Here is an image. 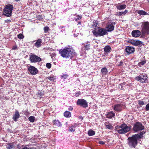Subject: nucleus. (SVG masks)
Returning a JSON list of instances; mask_svg holds the SVG:
<instances>
[{"instance_id": "35", "label": "nucleus", "mask_w": 149, "mask_h": 149, "mask_svg": "<svg viewBox=\"0 0 149 149\" xmlns=\"http://www.w3.org/2000/svg\"><path fill=\"white\" fill-rule=\"evenodd\" d=\"M48 79L51 81H54L55 79V78L54 77L53 75H50L48 77Z\"/></svg>"}, {"instance_id": "38", "label": "nucleus", "mask_w": 149, "mask_h": 149, "mask_svg": "<svg viewBox=\"0 0 149 149\" xmlns=\"http://www.w3.org/2000/svg\"><path fill=\"white\" fill-rule=\"evenodd\" d=\"M18 37L19 38L21 39L23 38L24 36L22 34H19L18 35Z\"/></svg>"}, {"instance_id": "8", "label": "nucleus", "mask_w": 149, "mask_h": 149, "mask_svg": "<svg viewBox=\"0 0 149 149\" xmlns=\"http://www.w3.org/2000/svg\"><path fill=\"white\" fill-rule=\"evenodd\" d=\"M29 60L30 62L32 63H39L42 60L41 58L40 57L34 54L30 55Z\"/></svg>"}, {"instance_id": "25", "label": "nucleus", "mask_w": 149, "mask_h": 149, "mask_svg": "<svg viewBox=\"0 0 149 149\" xmlns=\"http://www.w3.org/2000/svg\"><path fill=\"white\" fill-rule=\"evenodd\" d=\"M105 125L106 128L108 129L111 130L113 126L111 124L106 122L105 123Z\"/></svg>"}, {"instance_id": "10", "label": "nucleus", "mask_w": 149, "mask_h": 149, "mask_svg": "<svg viewBox=\"0 0 149 149\" xmlns=\"http://www.w3.org/2000/svg\"><path fill=\"white\" fill-rule=\"evenodd\" d=\"M78 105H81L84 108L88 107V103L86 100L84 99H78L77 102Z\"/></svg>"}, {"instance_id": "41", "label": "nucleus", "mask_w": 149, "mask_h": 149, "mask_svg": "<svg viewBox=\"0 0 149 149\" xmlns=\"http://www.w3.org/2000/svg\"><path fill=\"white\" fill-rule=\"evenodd\" d=\"M68 76V75L67 74H64L62 75L61 76V77L62 78H63L64 79H66L67 77Z\"/></svg>"}, {"instance_id": "1", "label": "nucleus", "mask_w": 149, "mask_h": 149, "mask_svg": "<svg viewBox=\"0 0 149 149\" xmlns=\"http://www.w3.org/2000/svg\"><path fill=\"white\" fill-rule=\"evenodd\" d=\"M145 132H142L137 134L129 137L128 139V144L130 148H135L137 144V140L141 138Z\"/></svg>"}, {"instance_id": "13", "label": "nucleus", "mask_w": 149, "mask_h": 149, "mask_svg": "<svg viewBox=\"0 0 149 149\" xmlns=\"http://www.w3.org/2000/svg\"><path fill=\"white\" fill-rule=\"evenodd\" d=\"M129 43L133 45L141 46L142 45L141 41L139 40H130L129 41Z\"/></svg>"}, {"instance_id": "9", "label": "nucleus", "mask_w": 149, "mask_h": 149, "mask_svg": "<svg viewBox=\"0 0 149 149\" xmlns=\"http://www.w3.org/2000/svg\"><path fill=\"white\" fill-rule=\"evenodd\" d=\"M144 128V126L141 123L136 122L134 125L133 130L135 132H136L143 130Z\"/></svg>"}, {"instance_id": "51", "label": "nucleus", "mask_w": 149, "mask_h": 149, "mask_svg": "<svg viewBox=\"0 0 149 149\" xmlns=\"http://www.w3.org/2000/svg\"><path fill=\"white\" fill-rule=\"evenodd\" d=\"M16 1H20V0H15Z\"/></svg>"}, {"instance_id": "27", "label": "nucleus", "mask_w": 149, "mask_h": 149, "mask_svg": "<svg viewBox=\"0 0 149 149\" xmlns=\"http://www.w3.org/2000/svg\"><path fill=\"white\" fill-rule=\"evenodd\" d=\"M98 26L99 25L97 22H94L92 24L91 28H94V30H95V29L97 28V27H98Z\"/></svg>"}, {"instance_id": "47", "label": "nucleus", "mask_w": 149, "mask_h": 149, "mask_svg": "<svg viewBox=\"0 0 149 149\" xmlns=\"http://www.w3.org/2000/svg\"><path fill=\"white\" fill-rule=\"evenodd\" d=\"M73 109V107L71 106H70L68 108V109L70 111H72Z\"/></svg>"}, {"instance_id": "11", "label": "nucleus", "mask_w": 149, "mask_h": 149, "mask_svg": "<svg viewBox=\"0 0 149 149\" xmlns=\"http://www.w3.org/2000/svg\"><path fill=\"white\" fill-rule=\"evenodd\" d=\"M28 70L30 73L32 75L36 74L38 72L37 69L35 67L30 65L28 69Z\"/></svg>"}, {"instance_id": "28", "label": "nucleus", "mask_w": 149, "mask_h": 149, "mask_svg": "<svg viewBox=\"0 0 149 149\" xmlns=\"http://www.w3.org/2000/svg\"><path fill=\"white\" fill-rule=\"evenodd\" d=\"M83 45H84L85 49L87 50H88L90 49V44H86L85 43H83Z\"/></svg>"}, {"instance_id": "19", "label": "nucleus", "mask_w": 149, "mask_h": 149, "mask_svg": "<svg viewBox=\"0 0 149 149\" xmlns=\"http://www.w3.org/2000/svg\"><path fill=\"white\" fill-rule=\"evenodd\" d=\"M115 116V114L113 111H111L107 115V117L109 118H111L114 117Z\"/></svg>"}, {"instance_id": "30", "label": "nucleus", "mask_w": 149, "mask_h": 149, "mask_svg": "<svg viewBox=\"0 0 149 149\" xmlns=\"http://www.w3.org/2000/svg\"><path fill=\"white\" fill-rule=\"evenodd\" d=\"M146 63V61L145 60H143L141 61V62H139L138 65L139 67H141L143 65Z\"/></svg>"}, {"instance_id": "23", "label": "nucleus", "mask_w": 149, "mask_h": 149, "mask_svg": "<svg viewBox=\"0 0 149 149\" xmlns=\"http://www.w3.org/2000/svg\"><path fill=\"white\" fill-rule=\"evenodd\" d=\"M54 124L58 127H61V123L58 120H54L53 121Z\"/></svg>"}, {"instance_id": "29", "label": "nucleus", "mask_w": 149, "mask_h": 149, "mask_svg": "<svg viewBox=\"0 0 149 149\" xmlns=\"http://www.w3.org/2000/svg\"><path fill=\"white\" fill-rule=\"evenodd\" d=\"M95 132L93 130H90L88 132V134L89 136H93L95 135Z\"/></svg>"}, {"instance_id": "5", "label": "nucleus", "mask_w": 149, "mask_h": 149, "mask_svg": "<svg viewBox=\"0 0 149 149\" xmlns=\"http://www.w3.org/2000/svg\"><path fill=\"white\" fill-rule=\"evenodd\" d=\"M13 9V7L12 5L10 4L6 5L3 9V15L8 17L10 16Z\"/></svg>"}, {"instance_id": "24", "label": "nucleus", "mask_w": 149, "mask_h": 149, "mask_svg": "<svg viewBox=\"0 0 149 149\" xmlns=\"http://www.w3.org/2000/svg\"><path fill=\"white\" fill-rule=\"evenodd\" d=\"M111 49V47L109 46H106L104 48V52L106 53L109 52Z\"/></svg>"}, {"instance_id": "45", "label": "nucleus", "mask_w": 149, "mask_h": 149, "mask_svg": "<svg viewBox=\"0 0 149 149\" xmlns=\"http://www.w3.org/2000/svg\"><path fill=\"white\" fill-rule=\"evenodd\" d=\"M17 49V46H13L12 48L13 50H16Z\"/></svg>"}, {"instance_id": "14", "label": "nucleus", "mask_w": 149, "mask_h": 149, "mask_svg": "<svg viewBox=\"0 0 149 149\" xmlns=\"http://www.w3.org/2000/svg\"><path fill=\"white\" fill-rule=\"evenodd\" d=\"M125 50L127 54H129L134 52V48L132 47L127 46L125 48Z\"/></svg>"}, {"instance_id": "36", "label": "nucleus", "mask_w": 149, "mask_h": 149, "mask_svg": "<svg viewBox=\"0 0 149 149\" xmlns=\"http://www.w3.org/2000/svg\"><path fill=\"white\" fill-rule=\"evenodd\" d=\"M138 104L140 105H143L146 104L145 103L144 101L142 100H138Z\"/></svg>"}, {"instance_id": "22", "label": "nucleus", "mask_w": 149, "mask_h": 149, "mask_svg": "<svg viewBox=\"0 0 149 149\" xmlns=\"http://www.w3.org/2000/svg\"><path fill=\"white\" fill-rule=\"evenodd\" d=\"M42 42V40L41 39H38L36 42L35 45V46L37 47H40L41 44V43Z\"/></svg>"}, {"instance_id": "6", "label": "nucleus", "mask_w": 149, "mask_h": 149, "mask_svg": "<svg viewBox=\"0 0 149 149\" xmlns=\"http://www.w3.org/2000/svg\"><path fill=\"white\" fill-rule=\"evenodd\" d=\"M148 77L147 75L145 73L140 74L135 78L136 80L139 81L141 83H144L146 82Z\"/></svg>"}, {"instance_id": "42", "label": "nucleus", "mask_w": 149, "mask_h": 149, "mask_svg": "<svg viewBox=\"0 0 149 149\" xmlns=\"http://www.w3.org/2000/svg\"><path fill=\"white\" fill-rule=\"evenodd\" d=\"M145 109L147 111L149 110V103L146 105Z\"/></svg>"}, {"instance_id": "12", "label": "nucleus", "mask_w": 149, "mask_h": 149, "mask_svg": "<svg viewBox=\"0 0 149 149\" xmlns=\"http://www.w3.org/2000/svg\"><path fill=\"white\" fill-rule=\"evenodd\" d=\"M115 24V22H112L111 23H109L108 24L106 27V28L107 29V32H111L114 30V26H113V25Z\"/></svg>"}, {"instance_id": "20", "label": "nucleus", "mask_w": 149, "mask_h": 149, "mask_svg": "<svg viewBox=\"0 0 149 149\" xmlns=\"http://www.w3.org/2000/svg\"><path fill=\"white\" fill-rule=\"evenodd\" d=\"M126 6L125 4L118 5L117 6V9L119 10L125 9L126 8Z\"/></svg>"}, {"instance_id": "26", "label": "nucleus", "mask_w": 149, "mask_h": 149, "mask_svg": "<svg viewBox=\"0 0 149 149\" xmlns=\"http://www.w3.org/2000/svg\"><path fill=\"white\" fill-rule=\"evenodd\" d=\"M64 116L67 118L70 117L71 116V113L68 111H65L64 113Z\"/></svg>"}, {"instance_id": "2", "label": "nucleus", "mask_w": 149, "mask_h": 149, "mask_svg": "<svg viewBox=\"0 0 149 149\" xmlns=\"http://www.w3.org/2000/svg\"><path fill=\"white\" fill-rule=\"evenodd\" d=\"M131 126H128L125 124H121L120 126H116L117 132L120 134H124L130 131L131 128Z\"/></svg>"}, {"instance_id": "40", "label": "nucleus", "mask_w": 149, "mask_h": 149, "mask_svg": "<svg viewBox=\"0 0 149 149\" xmlns=\"http://www.w3.org/2000/svg\"><path fill=\"white\" fill-rule=\"evenodd\" d=\"M81 16H80L79 15H77V17L75 19V20L76 21H77L81 19Z\"/></svg>"}, {"instance_id": "17", "label": "nucleus", "mask_w": 149, "mask_h": 149, "mask_svg": "<svg viewBox=\"0 0 149 149\" xmlns=\"http://www.w3.org/2000/svg\"><path fill=\"white\" fill-rule=\"evenodd\" d=\"M20 116L19 113V112L16 110L15 111V114L13 116V119L15 121H17V119L20 117Z\"/></svg>"}, {"instance_id": "49", "label": "nucleus", "mask_w": 149, "mask_h": 149, "mask_svg": "<svg viewBox=\"0 0 149 149\" xmlns=\"http://www.w3.org/2000/svg\"><path fill=\"white\" fill-rule=\"evenodd\" d=\"M79 119L82 120L83 119V118L82 116H80L79 117Z\"/></svg>"}, {"instance_id": "21", "label": "nucleus", "mask_w": 149, "mask_h": 149, "mask_svg": "<svg viewBox=\"0 0 149 149\" xmlns=\"http://www.w3.org/2000/svg\"><path fill=\"white\" fill-rule=\"evenodd\" d=\"M6 148L7 149H12L14 147V143H13L7 144Z\"/></svg>"}, {"instance_id": "52", "label": "nucleus", "mask_w": 149, "mask_h": 149, "mask_svg": "<svg viewBox=\"0 0 149 149\" xmlns=\"http://www.w3.org/2000/svg\"><path fill=\"white\" fill-rule=\"evenodd\" d=\"M81 22H79V24H81Z\"/></svg>"}, {"instance_id": "7", "label": "nucleus", "mask_w": 149, "mask_h": 149, "mask_svg": "<svg viewBox=\"0 0 149 149\" xmlns=\"http://www.w3.org/2000/svg\"><path fill=\"white\" fill-rule=\"evenodd\" d=\"M141 27L143 33H147L149 34V22H146L143 23Z\"/></svg>"}, {"instance_id": "48", "label": "nucleus", "mask_w": 149, "mask_h": 149, "mask_svg": "<svg viewBox=\"0 0 149 149\" xmlns=\"http://www.w3.org/2000/svg\"><path fill=\"white\" fill-rule=\"evenodd\" d=\"M99 143L101 145H103L105 143V142L104 141H99Z\"/></svg>"}, {"instance_id": "44", "label": "nucleus", "mask_w": 149, "mask_h": 149, "mask_svg": "<svg viewBox=\"0 0 149 149\" xmlns=\"http://www.w3.org/2000/svg\"><path fill=\"white\" fill-rule=\"evenodd\" d=\"M81 92L80 91L78 92L75 94L76 96H78L80 95Z\"/></svg>"}, {"instance_id": "3", "label": "nucleus", "mask_w": 149, "mask_h": 149, "mask_svg": "<svg viewBox=\"0 0 149 149\" xmlns=\"http://www.w3.org/2000/svg\"><path fill=\"white\" fill-rule=\"evenodd\" d=\"M73 51L70 48H67L61 49L59 51V53L63 58H71L73 56Z\"/></svg>"}, {"instance_id": "37", "label": "nucleus", "mask_w": 149, "mask_h": 149, "mask_svg": "<svg viewBox=\"0 0 149 149\" xmlns=\"http://www.w3.org/2000/svg\"><path fill=\"white\" fill-rule=\"evenodd\" d=\"M49 28L47 26L45 27L44 28V30L45 32L47 33L48 31L49 30Z\"/></svg>"}, {"instance_id": "4", "label": "nucleus", "mask_w": 149, "mask_h": 149, "mask_svg": "<svg viewBox=\"0 0 149 149\" xmlns=\"http://www.w3.org/2000/svg\"><path fill=\"white\" fill-rule=\"evenodd\" d=\"M94 36L96 37L103 36L105 35L107 33V29L100 27H97L92 31Z\"/></svg>"}, {"instance_id": "46", "label": "nucleus", "mask_w": 149, "mask_h": 149, "mask_svg": "<svg viewBox=\"0 0 149 149\" xmlns=\"http://www.w3.org/2000/svg\"><path fill=\"white\" fill-rule=\"evenodd\" d=\"M5 22L6 23H9L11 22V21L10 20V19H7L5 20Z\"/></svg>"}, {"instance_id": "33", "label": "nucleus", "mask_w": 149, "mask_h": 149, "mask_svg": "<svg viewBox=\"0 0 149 149\" xmlns=\"http://www.w3.org/2000/svg\"><path fill=\"white\" fill-rule=\"evenodd\" d=\"M29 120L31 122L33 123L34 121L35 117L33 116H31L29 118Z\"/></svg>"}, {"instance_id": "32", "label": "nucleus", "mask_w": 149, "mask_h": 149, "mask_svg": "<svg viewBox=\"0 0 149 149\" xmlns=\"http://www.w3.org/2000/svg\"><path fill=\"white\" fill-rule=\"evenodd\" d=\"M128 12V10H125L124 12H120L118 13V15H125L127 12Z\"/></svg>"}, {"instance_id": "39", "label": "nucleus", "mask_w": 149, "mask_h": 149, "mask_svg": "<svg viewBox=\"0 0 149 149\" xmlns=\"http://www.w3.org/2000/svg\"><path fill=\"white\" fill-rule=\"evenodd\" d=\"M46 67L48 68H50L51 67V64L50 63H47L46 65Z\"/></svg>"}, {"instance_id": "31", "label": "nucleus", "mask_w": 149, "mask_h": 149, "mask_svg": "<svg viewBox=\"0 0 149 149\" xmlns=\"http://www.w3.org/2000/svg\"><path fill=\"white\" fill-rule=\"evenodd\" d=\"M101 72L103 74H106L107 72V70L106 68H103L101 70Z\"/></svg>"}, {"instance_id": "16", "label": "nucleus", "mask_w": 149, "mask_h": 149, "mask_svg": "<svg viewBox=\"0 0 149 149\" xmlns=\"http://www.w3.org/2000/svg\"><path fill=\"white\" fill-rule=\"evenodd\" d=\"M122 105L121 104H116L114 106V110L117 111H120L122 109Z\"/></svg>"}, {"instance_id": "43", "label": "nucleus", "mask_w": 149, "mask_h": 149, "mask_svg": "<svg viewBox=\"0 0 149 149\" xmlns=\"http://www.w3.org/2000/svg\"><path fill=\"white\" fill-rule=\"evenodd\" d=\"M123 64V62L122 61H120L119 62V64H118V66H120L122 65Z\"/></svg>"}, {"instance_id": "34", "label": "nucleus", "mask_w": 149, "mask_h": 149, "mask_svg": "<svg viewBox=\"0 0 149 149\" xmlns=\"http://www.w3.org/2000/svg\"><path fill=\"white\" fill-rule=\"evenodd\" d=\"M75 130V127L72 125L71 127H69V131L70 132H73Z\"/></svg>"}, {"instance_id": "50", "label": "nucleus", "mask_w": 149, "mask_h": 149, "mask_svg": "<svg viewBox=\"0 0 149 149\" xmlns=\"http://www.w3.org/2000/svg\"><path fill=\"white\" fill-rule=\"evenodd\" d=\"M22 149H30L29 148H27L26 147H24Z\"/></svg>"}, {"instance_id": "18", "label": "nucleus", "mask_w": 149, "mask_h": 149, "mask_svg": "<svg viewBox=\"0 0 149 149\" xmlns=\"http://www.w3.org/2000/svg\"><path fill=\"white\" fill-rule=\"evenodd\" d=\"M137 13L140 15H149V14L147 13L145 11L143 10H139L137 11Z\"/></svg>"}, {"instance_id": "15", "label": "nucleus", "mask_w": 149, "mask_h": 149, "mask_svg": "<svg viewBox=\"0 0 149 149\" xmlns=\"http://www.w3.org/2000/svg\"><path fill=\"white\" fill-rule=\"evenodd\" d=\"M132 35L133 37L135 38L138 37L141 35V32L138 30H133L132 32Z\"/></svg>"}]
</instances>
